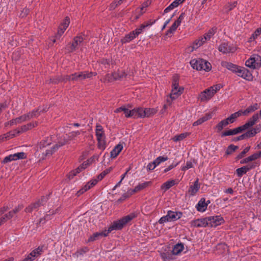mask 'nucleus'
<instances>
[{
  "label": "nucleus",
  "mask_w": 261,
  "mask_h": 261,
  "mask_svg": "<svg viewBox=\"0 0 261 261\" xmlns=\"http://www.w3.org/2000/svg\"><path fill=\"white\" fill-rule=\"evenodd\" d=\"M179 76L178 74H174L172 76V90L170 93V98L174 100L177 98L184 92V88L182 87H179Z\"/></svg>",
  "instance_id": "obj_1"
},
{
  "label": "nucleus",
  "mask_w": 261,
  "mask_h": 261,
  "mask_svg": "<svg viewBox=\"0 0 261 261\" xmlns=\"http://www.w3.org/2000/svg\"><path fill=\"white\" fill-rule=\"evenodd\" d=\"M126 75L124 70L118 69L117 71H114L111 74H107L106 79L109 82H112L116 80H120Z\"/></svg>",
  "instance_id": "obj_5"
},
{
  "label": "nucleus",
  "mask_w": 261,
  "mask_h": 261,
  "mask_svg": "<svg viewBox=\"0 0 261 261\" xmlns=\"http://www.w3.org/2000/svg\"><path fill=\"white\" fill-rule=\"evenodd\" d=\"M109 232H108V230H105L100 232H96L93 234V236H91L89 239V241H94L97 239L99 237H106L108 235Z\"/></svg>",
  "instance_id": "obj_24"
},
{
  "label": "nucleus",
  "mask_w": 261,
  "mask_h": 261,
  "mask_svg": "<svg viewBox=\"0 0 261 261\" xmlns=\"http://www.w3.org/2000/svg\"><path fill=\"white\" fill-rule=\"evenodd\" d=\"M258 105L257 103H255L253 105L248 107L245 110L242 111L243 115H247L248 114L254 112L257 109Z\"/></svg>",
  "instance_id": "obj_34"
},
{
  "label": "nucleus",
  "mask_w": 261,
  "mask_h": 261,
  "mask_svg": "<svg viewBox=\"0 0 261 261\" xmlns=\"http://www.w3.org/2000/svg\"><path fill=\"white\" fill-rule=\"evenodd\" d=\"M38 125V122L37 121L32 122L29 123L25 125H22L20 127L14 131L16 132L17 134H19L24 132H25L32 128H34Z\"/></svg>",
  "instance_id": "obj_13"
},
{
  "label": "nucleus",
  "mask_w": 261,
  "mask_h": 261,
  "mask_svg": "<svg viewBox=\"0 0 261 261\" xmlns=\"http://www.w3.org/2000/svg\"><path fill=\"white\" fill-rule=\"evenodd\" d=\"M136 216L135 214H130L120 220L114 221L112 225L109 227L108 232L110 233L113 230L121 229L127 223L133 220Z\"/></svg>",
  "instance_id": "obj_2"
},
{
  "label": "nucleus",
  "mask_w": 261,
  "mask_h": 261,
  "mask_svg": "<svg viewBox=\"0 0 261 261\" xmlns=\"http://www.w3.org/2000/svg\"><path fill=\"white\" fill-rule=\"evenodd\" d=\"M51 143V138L50 137H47L42 140L39 144V148H42L50 145Z\"/></svg>",
  "instance_id": "obj_38"
},
{
  "label": "nucleus",
  "mask_w": 261,
  "mask_h": 261,
  "mask_svg": "<svg viewBox=\"0 0 261 261\" xmlns=\"http://www.w3.org/2000/svg\"><path fill=\"white\" fill-rule=\"evenodd\" d=\"M236 135L235 129H229L226 131H224L222 133L221 136V137H224L227 136H231V135Z\"/></svg>",
  "instance_id": "obj_54"
},
{
  "label": "nucleus",
  "mask_w": 261,
  "mask_h": 261,
  "mask_svg": "<svg viewBox=\"0 0 261 261\" xmlns=\"http://www.w3.org/2000/svg\"><path fill=\"white\" fill-rule=\"evenodd\" d=\"M16 119L18 124L21 123L29 120L28 116H27V114L17 117Z\"/></svg>",
  "instance_id": "obj_51"
},
{
  "label": "nucleus",
  "mask_w": 261,
  "mask_h": 261,
  "mask_svg": "<svg viewBox=\"0 0 261 261\" xmlns=\"http://www.w3.org/2000/svg\"><path fill=\"white\" fill-rule=\"evenodd\" d=\"M133 194H132V190H129L127 193H124L122 197L119 199V201H122L125 199H126Z\"/></svg>",
  "instance_id": "obj_64"
},
{
  "label": "nucleus",
  "mask_w": 261,
  "mask_h": 261,
  "mask_svg": "<svg viewBox=\"0 0 261 261\" xmlns=\"http://www.w3.org/2000/svg\"><path fill=\"white\" fill-rule=\"evenodd\" d=\"M137 118H144L145 117V115L144 114V109L139 107L137 108Z\"/></svg>",
  "instance_id": "obj_53"
},
{
  "label": "nucleus",
  "mask_w": 261,
  "mask_h": 261,
  "mask_svg": "<svg viewBox=\"0 0 261 261\" xmlns=\"http://www.w3.org/2000/svg\"><path fill=\"white\" fill-rule=\"evenodd\" d=\"M227 69L246 80H250L252 78L250 71L244 66H227Z\"/></svg>",
  "instance_id": "obj_3"
},
{
  "label": "nucleus",
  "mask_w": 261,
  "mask_h": 261,
  "mask_svg": "<svg viewBox=\"0 0 261 261\" xmlns=\"http://www.w3.org/2000/svg\"><path fill=\"white\" fill-rule=\"evenodd\" d=\"M89 250L87 247H84L78 249L73 254V256L74 257H79L80 256L83 255L85 253L87 252Z\"/></svg>",
  "instance_id": "obj_31"
},
{
  "label": "nucleus",
  "mask_w": 261,
  "mask_h": 261,
  "mask_svg": "<svg viewBox=\"0 0 261 261\" xmlns=\"http://www.w3.org/2000/svg\"><path fill=\"white\" fill-rule=\"evenodd\" d=\"M217 29L216 28H212L210 30H208V31L204 34V35L203 37V38L206 40H210L216 32Z\"/></svg>",
  "instance_id": "obj_35"
},
{
  "label": "nucleus",
  "mask_w": 261,
  "mask_h": 261,
  "mask_svg": "<svg viewBox=\"0 0 261 261\" xmlns=\"http://www.w3.org/2000/svg\"><path fill=\"white\" fill-rule=\"evenodd\" d=\"M43 252V247L39 246L37 248L33 250L29 254L33 258L34 260L35 259L36 257L40 255Z\"/></svg>",
  "instance_id": "obj_27"
},
{
  "label": "nucleus",
  "mask_w": 261,
  "mask_h": 261,
  "mask_svg": "<svg viewBox=\"0 0 261 261\" xmlns=\"http://www.w3.org/2000/svg\"><path fill=\"white\" fill-rule=\"evenodd\" d=\"M170 221L169 216H168V214L167 215L163 216L160 218L159 221V223L164 224L166 222Z\"/></svg>",
  "instance_id": "obj_63"
},
{
  "label": "nucleus",
  "mask_w": 261,
  "mask_h": 261,
  "mask_svg": "<svg viewBox=\"0 0 261 261\" xmlns=\"http://www.w3.org/2000/svg\"><path fill=\"white\" fill-rule=\"evenodd\" d=\"M40 109L34 110L32 112H30L27 114V116H28L29 120L34 117H37L40 114V111H39Z\"/></svg>",
  "instance_id": "obj_42"
},
{
  "label": "nucleus",
  "mask_w": 261,
  "mask_h": 261,
  "mask_svg": "<svg viewBox=\"0 0 261 261\" xmlns=\"http://www.w3.org/2000/svg\"><path fill=\"white\" fill-rule=\"evenodd\" d=\"M178 27V25L176 24V23L174 22V23L167 32L166 35H169L170 34L173 33V32H174L176 30Z\"/></svg>",
  "instance_id": "obj_58"
},
{
  "label": "nucleus",
  "mask_w": 261,
  "mask_h": 261,
  "mask_svg": "<svg viewBox=\"0 0 261 261\" xmlns=\"http://www.w3.org/2000/svg\"><path fill=\"white\" fill-rule=\"evenodd\" d=\"M83 170L81 168V167H78L76 169L71 171L68 174V178L70 179L73 178L77 173L81 172Z\"/></svg>",
  "instance_id": "obj_48"
},
{
  "label": "nucleus",
  "mask_w": 261,
  "mask_h": 261,
  "mask_svg": "<svg viewBox=\"0 0 261 261\" xmlns=\"http://www.w3.org/2000/svg\"><path fill=\"white\" fill-rule=\"evenodd\" d=\"M182 3V1L180 0H175L172 3H171L168 7H167L165 10L164 13H167L171 10H172L175 7H177L180 4Z\"/></svg>",
  "instance_id": "obj_32"
},
{
  "label": "nucleus",
  "mask_w": 261,
  "mask_h": 261,
  "mask_svg": "<svg viewBox=\"0 0 261 261\" xmlns=\"http://www.w3.org/2000/svg\"><path fill=\"white\" fill-rule=\"evenodd\" d=\"M261 57L258 55H253L246 61L245 65H260Z\"/></svg>",
  "instance_id": "obj_12"
},
{
  "label": "nucleus",
  "mask_w": 261,
  "mask_h": 261,
  "mask_svg": "<svg viewBox=\"0 0 261 261\" xmlns=\"http://www.w3.org/2000/svg\"><path fill=\"white\" fill-rule=\"evenodd\" d=\"M8 220H10L7 214L4 215L0 218V226L3 224L7 222Z\"/></svg>",
  "instance_id": "obj_62"
},
{
  "label": "nucleus",
  "mask_w": 261,
  "mask_h": 261,
  "mask_svg": "<svg viewBox=\"0 0 261 261\" xmlns=\"http://www.w3.org/2000/svg\"><path fill=\"white\" fill-rule=\"evenodd\" d=\"M182 216V213L173 212L169 211L168 212V216H169L170 221H176L181 218Z\"/></svg>",
  "instance_id": "obj_20"
},
{
  "label": "nucleus",
  "mask_w": 261,
  "mask_h": 261,
  "mask_svg": "<svg viewBox=\"0 0 261 261\" xmlns=\"http://www.w3.org/2000/svg\"><path fill=\"white\" fill-rule=\"evenodd\" d=\"M96 136L97 137V139L105 138L103 128L101 125L96 126Z\"/></svg>",
  "instance_id": "obj_40"
},
{
  "label": "nucleus",
  "mask_w": 261,
  "mask_h": 261,
  "mask_svg": "<svg viewBox=\"0 0 261 261\" xmlns=\"http://www.w3.org/2000/svg\"><path fill=\"white\" fill-rule=\"evenodd\" d=\"M219 50L224 54L233 53L237 50V47L224 43L219 46Z\"/></svg>",
  "instance_id": "obj_11"
},
{
  "label": "nucleus",
  "mask_w": 261,
  "mask_h": 261,
  "mask_svg": "<svg viewBox=\"0 0 261 261\" xmlns=\"http://www.w3.org/2000/svg\"><path fill=\"white\" fill-rule=\"evenodd\" d=\"M214 95L213 92H212L210 88H208L200 93L198 98L201 101H206L210 99Z\"/></svg>",
  "instance_id": "obj_16"
},
{
  "label": "nucleus",
  "mask_w": 261,
  "mask_h": 261,
  "mask_svg": "<svg viewBox=\"0 0 261 261\" xmlns=\"http://www.w3.org/2000/svg\"><path fill=\"white\" fill-rule=\"evenodd\" d=\"M207 218L209 220L208 221V226L210 227H216L224 222L223 218L220 216L209 217Z\"/></svg>",
  "instance_id": "obj_9"
},
{
  "label": "nucleus",
  "mask_w": 261,
  "mask_h": 261,
  "mask_svg": "<svg viewBox=\"0 0 261 261\" xmlns=\"http://www.w3.org/2000/svg\"><path fill=\"white\" fill-rule=\"evenodd\" d=\"M83 41L84 38L82 35L77 36L73 38L72 42L69 43L67 45L66 49L69 53L73 52L76 50L77 46Z\"/></svg>",
  "instance_id": "obj_4"
},
{
  "label": "nucleus",
  "mask_w": 261,
  "mask_h": 261,
  "mask_svg": "<svg viewBox=\"0 0 261 261\" xmlns=\"http://www.w3.org/2000/svg\"><path fill=\"white\" fill-rule=\"evenodd\" d=\"M258 119H259V115L258 114H255L253 115L248 120V121L245 123V125H246L247 129H248L250 127H252L253 125H254L255 123L256 122V121Z\"/></svg>",
  "instance_id": "obj_19"
},
{
  "label": "nucleus",
  "mask_w": 261,
  "mask_h": 261,
  "mask_svg": "<svg viewBox=\"0 0 261 261\" xmlns=\"http://www.w3.org/2000/svg\"><path fill=\"white\" fill-rule=\"evenodd\" d=\"M227 125V122H225L224 120L221 121L216 126L215 128L217 129L218 132H220L221 131L224 127H225Z\"/></svg>",
  "instance_id": "obj_46"
},
{
  "label": "nucleus",
  "mask_w": 261,
  "mask_h": 261,
  "mask_svg": "<svg viewBox=\"0 0 261 261\" xmlns=\"http://www.w3.org/2000/svg\"><path fill=\"white\" fill-rule=\"evenodd\" d=\"M238 148L239 147L238 146H235L233 144H231L228 146L227 150L226 151V154L227 155L231 154Z\"/></svg>",
  "instance_id": "obj_44"
},
{
  "label": "nucleus",
  "mask_w": 261,
  "mask_h": 261,
  "mask_svg": "<svg viewBox=\"0 0 261 261\" xmlns=\"http://www.w3.org/2000/svg\"><path fill=\"white\" fill-rule=\"evenodd\" d=\"M234 129H235L236 134L237 135L239 133H240L247 129V128L246 127V125L244 124V125H242L240 126L236 127Z\"/></svg>",
  "instance_id": "obj_60"
},
{
  "label": "nucleus",
  "mask_w": 261,
  "mask_h": 261,
  "mask_svg": "<svg viewBox=\"0 0 261 261\" xmlns=\"http://www.w3.org/2000/svg\"><path fill=\"white\" fill-rule=\"evenodd\" d=\"M98 141L97 146L98 148L104 150L106 148L105 138L97 139Z\"/></svg>",
  "instance_id": "obj_49"
},
{
  "label": "nucleus",
  "mask_w": 261,
  "mask_h": 261,
  "mask_svg": "<svg viewBox=\"0 0 261 261\" xmlns=\"http://www.w3.org/2000/svg\"><path fill=\"white\" fill-rule=\"evenodd\" d=\"M221 88H222V85L221 84H217L213 86H211L209 88L212 91V92H213V94L215 95V94L218 91H219Z\"/></svg>",
  "instance_id": "obj_55"
},
{
  "label": "nucleus",
  "mask_w": 261,
  "mask_h": 261,
  "mask_svg": "<svg viewBox=\"0 0 261 261\" xmlns=\"http://www.w3.org/2000/svg\"><path fill=\"white\" fill-rule=\"evenodd\" d=\"M242 115H243V113L242 112V110H240L232 114L229 117L231 119V120L233 123L238 117Z\"/></svg>",
  "instance_id": "obj_50"
},
{
  "label": "nucleus",
  "mask_w": 261,
  "mask_h": 261,
  "mask_svg": "<svg viewBox=\"0 0 261 261\" xmlns=\"http://www.w3.org/2000/svg\"><path fill=\"white\" fill-rule=\"evenodd\" d=\"M207 203H206L205 199L201 198L198 202L196 208L199 212H204L207 208Z\"/></svg>",
  "instance_id": "obj_26"
},
{
  "label": "nucleus",
  "mask_w": 261,
  "mask_h": 261,
  "mask_svg": "<svg viewBox=\"0 0 261 261\" xmlns=\"http://www.w3.org/2000/svg\"><path fill=\"white\" fill-rule=\"evenodd\" d=\"M193 69L197 71L206 72L210 71L212 69V66H192Z\"/></svg>",
  "instance_id": "obj_45"
},
{
  "label": "nucleus",
  "mask_w": 261,
  "mask_h": 261,
  "mask_svg": "<svg viewBox=\"0 0 261 261\" xmlns=\"http://www.w3.org/2000/svg\"><path fill=\"white\" fill-rule=\"evenodd\" d=\"M255 166V164L253 163L251 164H248L246 166H244L241 168L237 169L236 170V172L237 173L238 176H242L244 174H246L248 171H249L252 169L254 168Z\"/></svg>",
  "instance_id": "obj_14"
},
{
  "label": "nucleus",
  "mask_w": 261,
  "mask_h": 261,
  "mask_svg": "<svg viewBox=\"0 0 261 261\" xmlns=\"http://www.w3.org/2000/svg\"><path fill=\"white\" fill-rule=\"evenodd\" d=\"M175 184V180H168L165 183H164L162 186L161 189H164L165 191H167V190L169 189L171 187L173 186Z\"/></svg>",
  "instance_id": "obj_39"
},
{
  "label": "nucleus",
  "mask_w": 261,
  "mask_h": 261,
  "mask_svg": "<svg viewBox=\"0 0 261 261\" xmlns=\"http://www.w3.org/2000/svg\"><path fill=\"white\" fill-rule=\"evenodd\" d=\"M250 147L248 146L246 147L243 151H242L240 153H239L236 158V160H239L242 158H243L245 154L247 153L250 150Z\"/></svg>",
  "instance_id": "obj_52"
},
{
  "label": "nucleus",
  "mask_w": 261,
  "mask_h": 261,
  "mask_svg": "<svg viewBox=\"0 0 261 261\" xmlns=\"http://www.w3.org/2000/svg\"><path fill=\"white\" fill-rule=\"evenodd\" d=\"M243 136H244V139H247L249 138L253 137L255 136L252 129L249 130L246 132L245 133L243 134Z\"/></svg>",
  "instance_id": "obj_61"
},
{
  "label": "nucleus",
  "mask_w": 261,
  "mask_h": 261,
  "mask_svg": "<svg viewBox=\"0 0 261 261\" xmlns=\"http://www.w3.org/2000/svg\"><path fill=\"white\" fill-rule=\"evenodd\" d=\"M199 189V186L198 185V179H197L194 182V185L190 187L188 193L190 195H194Z\"/></svg>",
  "instance_id": "obj_21"
},
{
  "label": "nucleus",
  "mask_w": 261,
  "mask_h": 261,
  "mask_svg": "<svg viewBox=\"0 0 261 261\" xmlns=\"http://www.w3.org/2000/svg\"><path fill=\"white\" fill-rule=\"evenodd\" d=\"M208 221L209 220L207 217L203 219L195 220L191 222V225L193 227H196L208 226Z\"/></svg>",
  "instance_id": "obj_15"
},
{
  "label": "nucleus",
  "mask_w": 261,
  "mask_h": 261,
  "mask_svg": "<svg viewBox=\"0 0 261 261\" xmlns=\"http://www.w3.org/2000/svg\"><path fill=\"white\" fill-rule=\"evenodd\" d=\"M121 111H123L124 112L126 117H130V110L128 108H126L125 106H122L121 107H119L116 109L114 112L115 113H119Z\"/></svg>",
  "instance_id": "obj_37"
},
{
  "label": "nucleus",
  "mask_w": 261,
  "mask_h": 261,
  "mask_svg": "<svg viewBox=\"0 0 261 261\" xmlns=\"http://www.w3.org/2000/svg\"><path fill=\"white\" fill-rule=\"evenodd\" d=\"M123 148V146L121 144H119L117 145L111 151V157L115 158L119 153L121 152Z\"/></svg>",
  "instance_id": "obj_28"
},
{
  "label": "nucleus",
  "mask_w": 261,
  "mask_h": 261,
  "mask_svg": "<svg viewBox=\"0 0 261 261\" xmlns=\"http://www.w3.org/2000/svg\"><path fill=\"white\" fill-rule=\"evenodd\" d=\"M25 158V154L24 152H18L6 156L2 161V163L6 164L12 161H16L19 159H24Z\"/></svg>",
  "instance_id": "obj_7"
},
{
  "label": "nucleus",
  "mask_w": 261,
  "mask_h": 261,
  "mask_svg": "<svg viewBox=\"0 0 261 261\" xmlns=\"http://www.w3.org/2000/svg\"><path fill=\"white\" fill-rule=\"evenodd\" d=\"M52 215L50 213V212L48 211V213L43 217L40 219L39 223H44L45 221L49 220L51 219V216Z\"/></svg>",
  "instance_id": "obj_57"
},
{
  "label": "nucleus",
  "mask_w": 261,
  "mask_h": 261,
  "mask_svg": "<svg viewBox=\"0 0 261 261\" xmlns=\"http://www.w3.org/2000/svg\"><path fill=\"white\" fill-rule=\"evenodd\" d=\"M261 156V151L255 153L243 159L240 161L241 164H246L249 162L254 161Z\"/></svg>",
  "instance_id": "obj_17"
},
{
  "label": "nucleus",
  "mask_w": 261,
  "mask_h": 261,
  "mask_svg": "<svg viewBox=\"0 0 261 261\" xmlns=\"http://www.w3.org/2000/svg\"><path fill=\"white\" fill-rule=\"evenodd\" d=\"M98 158L99 155L95 154L93 155L90 158L88 159L86 161H85V162L87 164L88 166H89L90 165L92 164L96 160H98Z\"/></svg>",
  "instance_id": "obj_56"
},
{
  "label": "nucleus",
  "mask_w": 261,
  "mask_h": 261,
  "mask_svg": "<svg viewBox=\"0 0 261 261\" xmlns=\"http://www.w3.org/2000/svg\"><path fill=\"white\" fill-rule=\"evenodd\" d=\"M173 252H163L161 254V256L163 260H173L174 259V255Z\"/></svg>",
  "instance_id": "obj_33"
},
{
  "label": "nucleus",
  "mask_w": 261,
  "mask_h": 261,
  "mask_svg": "<svg viewBox=\"0 0 261 261\" xmlns=\"http://www.w3.org/2000/svg\"><path fill=\"white\" fill-rule=\"evenodd\" d=\"M112 170V167H110V168H109L107 169H106L105 170H104L103 171H102L100 174H99L97 176V179L99 180H102L104 177L107 175L108 174V173H109Z\"/></svg>",
  "instance_id": "obj_47"
},
{
  "label": "nucleus",
  "mask_w": 261,
  "mask_h": 261,
  "mask_svg": "<svg viewBox=\"0 0 261 261\" xmlns=\"http://www.w3.org/2000/svg\"><path fill=\"white\" fill-rule=\"evenodd\" d=\"M205 42L203 37H201L199 39L196 40L193 43V45L188 47L189 51H193L195 49L198 48L201 46Z\"/></svg>",
  "instance_id": "obj_18"
},
{
  "label": "nucleus",
  "mask_w": 261,
  "mask_h": 261,
  "mask_svg": "<svg viewBox=\"0 0 261 261\" xmlns=\"http://www.w3.org/2000/svg\"><path fill=\"white\" fill-rule=\"evenodd\" d=\"M65 144V142L64 141L63 143L59 142L58 144H56L54 147L51 148V150H46V152L45 155H51L52 154L53 152L55 151L57 149H58L59 147L63 146Z\"/></svg>",
  "instance_id": "obj_41"
},
{
  "label": "nucleus",
  "mask_w": 261,
  "mask_h": 261,
  "mask_svg": "<svg viewBox=\"0 0 261 261\" xmlns=\"http://www.w3.org/2000/svg\"><path fill=\"white\" fill-rule=\"evenodd\" d=\"M191 65H207V64H211L207 61L201 58L197 59H193L190 62Z\"/></svg>",
  "instance_id": "obj_23"
},
{
  "label": "nucleus",
  "mask_w": 261,
  "mask_h": 261,
  "mask_svg": "<svg viewBox=\"0 0 261 261\" xmlns=\"http://www.w3.org/2000/svg\"><path fill=\"white\" fill-rule=\"evenodd\" d=\"M158 112V110L155 108H145L144 109V114L145 117H149L151 116L154 115Z\"/></svg>",
  "instance_id": "obj_36"
},
{
  "label": "nucleus",
  "mask_w": 261,
  "mask_h": 261,
  "mask_svg": "<svg viewBox=\"0 0 261 261\" xmlns=\"http://www.w3.org/2000/svg\"><path fill=\"white\" fill-rule=\"evenodd\" d=\"M145 28H146V27L145 26V24L143 23L142 24L139 28L136 29L135 31H133L135 32V34H136V35L138 36L139 34L141 33L143 30Z\"/></svg>",
  "instance_id": "obj_59"
},
{
  "label": "nucleus",
  "mask_w": 261,
  "mask_h": 261,
  "mask_svg": "<svg viewBox=\"0 0 261 261\" xmlns=\"http://www.w3.org/2000/svg\"><path fill=\"white\" fill-rule=\"evenodd\" d=\"M96 73L92 72H82L80 73H75L71 75V80H77L78 79L83 80L86 78H89L92 77L93 75H95Z\"/></svg>",
  "instance_id": "obj_10"
},
{
  "label": "nucleus",
  "mask_w": 261,
  "mask_h": 261,
  "mask_svg": "<svg viewBox=\"0 0 261 261\" xmlns=\"http://www.w3.org/2000/svg\"><path fill=\"white\" fill-rule=\"evenodd\" d=\"M70 23V19L69 17H66L64 22L62 24H61L58 28L57 33L56 34L55 36V38L57 39H60V38L61 37V36L64 33V31L66 30V29L68 28L69 26Z\"/></svg>",
  "instance_id": "obj_8"
},
{
  "label": "nucleus",
  "mask_w": 261,
  "mask_h": 261,
  "mask_svg": "<svg viewBox=\"0 0 261 261\" xmlns=\"http://www.w3.org/2000/svg\"><path fill=\"white\" fill-rule=\"evenodd\" d=\"M48 199L47 196H42L41 199H39L37 201L32 203L25 209L26 213H31L34 210L37 209L40 206L44 205Z\"/></svg>",
  "instance_id": "obj_6"
},
{
  "label": "nucleus",
  "mask_w": 261,
  "mask_h": 261,
  "mask_svg": "<svg viewBox=\"0 0 261 261\" xmlns=\"http://www.w3.org/2000/svg\"><path fill=\"white\" fill-rule=\"evenodd\" d=\"M212 117V115L210 114H206L205 116L202 117V118L198 119L196 121L194 122L193 123V126H196L200 125L203 123L204 122L208 120V119H211Z\"/></svg>",
  "instance_id": "obj_29"
},
{
  "label": "nucleus",
  "mask_w": 261,
  "mask_h": 261,
  "mask_svg": "<svg viewBox=\"0 0 261 261\" xmlns=\"http://www.w3.org/2000/svg\"><path fill=\"white\" fill-rule=\"evenodd\" d=\"M137 36L135 34V32L132 31L123 37L120 41L122 44L126 43L133 40Z\"/></svg>",
  "instance_id": "obj_22"
},
{
  "label": "nucleus",
  "mask_w": 261,
  "mask_h": 261,
  "mask_svg": "<svg viewBox=\"0 0 261 261\" xmlns=\"http://www.w3.org/2000/svg\"><path fill=\"white\" fill-rule=\"evenodd\" d=\"M150 184H151L150 181H146V182H144L143 183L139 184L138 186L135 187V188L134 189L132 190V194H134L136 192H138L145 189V188H146L147 187L149 186Z\"/></svg>",
  "instance_id": "obj_25"
},
{
  "label": "nucleus",
  "mask_w": 261,
  "mask_h": 261,
  "mask_svg": "<svg viewBox=\"0 0 261 261\" xmlns=\"http://www.w3.org/2000/svg\"><path fill=\"white\" fill-rule=\"evenodd\" d=\"M189 135V134L188 133L180 134L179 135L174 136L172 139L174 142L179 141L186 138Z\"/></svg>",
  "instance_id": "obj_43"
},
{
  "label": "nucleus",
  "mask_w": 261,
  "mask_h": 261,
  "mask_svg": "<svg viewBox=\"0 0 261 261\" xmlns=\"http://www.w3.org/2000/svg\"><path fill=\"white\" fill-rule=\"evenodd\" d=\"M184 248V244L182 243H178L174 246L172 252L173 254L177 255L183 250Z\"/></svg>",
  "instance_id": "obj_30"
}]
</instances>
